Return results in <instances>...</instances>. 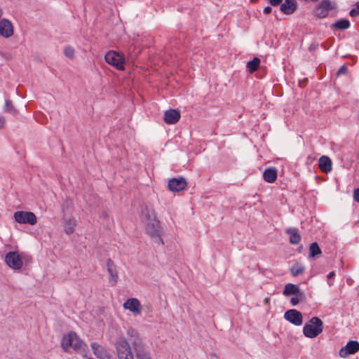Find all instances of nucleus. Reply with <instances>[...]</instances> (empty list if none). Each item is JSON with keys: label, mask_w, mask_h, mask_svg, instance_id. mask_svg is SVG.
Instances as JSON below:
<instances>
[{"label": "nucleus", "mask_w": 359, "mask_h": 359, "mask_svg": "<svg viewBox=\"0 0 359 359\" xmlns=\"http://www.w3.org/2000/svg\"><path fill=\"white\" fill-rule=\"evenodd\" d=\"M145 220V231L149 237L158 245H164L163 238V229L161 225V222L157 219L156 213L154 210H147L144 215Z\"/></svg>", "instance_id": "1"}, {"label": "nucleus", "mask_w": 359, "mask_h": 359, "mask_svg": "<svg viewBox=\"0 0 359 359\" xmlns=\"http://www.w3.org/2000/svg\"><path fill=\"white\" fill-rule=\"evenodd\" d=\"M61 347L65 352H68L72 347L76 353L83 357H86L88 353V347L74 332H70L64 335L61 341Z\"/></svg>", "instance_id": "2"}, {"label": "nucleus", "mask_w": 359, "mask_h": 359, "mask_svg": "<svg viewBox=\"0 0 359 359\" xmlns=\"http://www.w3.org/2000/svg\"><path fill=\"white\" fill-rule=\"evenodd\" d=\"M127 333L129 341L132 344L136 359H152L150 352L147 350L138 333L133 329H129Z\"/></svg>", "instance_id": "3"}, {"label": "nucleus", "mask_w": 359, "mask_h": 359, "mask_svg": "<svg viewBox=\"0 0 359 359\" xmlns=\"http://www.w3.org/2000/svg\"><path fill=\"white\" fill-rule=\"evenodd\" d=\"M323 321L318 317H313L304 325L303 334L308 338H315L323 332Z\"/></svg>", "instance_id": "4"}, {"label": "nucleus", "mask_w": 359, "mask_h": 359, "mask_svg": "<svg viewBox=\"0 0 359 359\" xmlns=\"http://www.w3.org/2000/svg\"><path fill=\"white\" fill-rule=\"evenodd\" d=\"M118 359H134L131 347L125 337H119L115 342Z\"/></svg>", "instance_id": "5"}, {"label": "nucleus", "mask_w": 359, "mask_h": 359, "mask_svg": "<svg viewBox=\"0 0 359 359\" xmlns=\"http://www.w3.org/2000/svg\"><path fill=\"white\" fill-rule=\"evenodd\" d=\"M104 59L107 63L116 67L117 69H125V57L123 54L115 50H110L106 53Z\"/></svg>", "instance_id": "6"}, {"label": "nucleus", "mask_w": 359, "mask_h": 359, "mask_svg": "<svg viewBox=\"0 0 359 359\" xmlns=\"http://www.w3.org/2000/svg\"><path fill=\"white\" fill-rule=\"evenodd\" d=\"M4 261L6 265L13 270H20L23 266L22 254L18 251L6 253Z\"/></svg>", "instance_id": "7"}, {"label": "nucleus", "mask_w": 359, "mask_h": 359, "mask_svg": "<svg viewBox=\"0 0 359 359\" xmlns=\"http://www.w3.org/2000/svg\"><path fill=\"white\" fill-rule=\"evenodd\" d=\"M13 217L15 222L19 224L34 225L37 222V218L32 212L17 211L14 213Z\"/></svg>", "instance_id": "8"}, {"label": "nucleus", "mask_w": 359, "mask_h": 359, "mask_svg": "<svg viewBox=\"0 0 359 359\" xmlns=\"http://www.w3.org/2000/svg\"><path fill=\"white\" fill-rule=\"evenodd\" d=\"M284 318L286 320L296 326H299L303 323V318L301 312L296 309L287 311L284 314Z\"/></svg>", "instance_id": "9"}, {"label": "nucleus", "mask_w": 359, "mask_h": 359, "mask_svg": "<svg viewBox=\"0 0 359 359\" xmlns=\"http://www.w3.org/2000/svg\"><path fill=\"white\" fill-rule=\"evenodd\" d=\"M123 308L129 310L135 316L140 315L142 313V305L136 298H129L123 303Z\"/></svg>", "instance_id": "10"}, {"label": "nucleus", "mask_w": 359, "mask_h": 359, "mask_svg": "<svg viewBox=\"0 0 359 359\" xmlns=\"http://www.w3.org/2000/svg\"><path fill=\"white\" fill-rule=\"evenodd\" d=\"M359 351V342L357 341H350L346 345L342 347L339 352V356L346 358L349 355L354 354Z\"/></svg>", "instance_id": "11"}, {"label": "nucleus", "mask_w": 359, "mask_h": 359, "mask_svg": "<svg viewBox=\"0 0 359 359\" xmlns=\"http://www.w3.org/2000/svg\"><path fill=\"white\" fill-rule=\"evenodd\" d=\"M107 271L109 274V283L111 286H115L118 280L116 266L111 259L107 260Z\"/></svg>", "instance_id": "12"}, {"label": "nucleus", "mask_w": 359, "mask_h": 359, "mask_svg": "<svg viewBox=\"0 0 359 359\" xmlns=\"http://www.w3.org/2000/svg\"><path fill=\"white\" fill-rule=\"evenodd\" d=\"M14 32L13 26L11 22L7 19L0 20V36L4 38H9Z\"/></svg>", "instance_id": "13"}, {"label": "nucleus", "mask_w": 359, "mask_h": 359, "mask_svg": "<svg viewBox=\"0 0 359 359\" xmlns=\"http://www.w3.org/2000/svg\"><path fill=\"white\" fill-rule=\"evenodd\" d=\"M187 183L184 178H172L168 182V188L171 191L177 192L184 190Z\"/></svg>", "instance_id": "14"}, {"label": "nucleus", "mask_w": 359, "mask_h": 359, "mask_svg": "<svg viewBox=\"0 0 359 359\" xmlns=\"http://www.w3.org/2000/svg\"><path fill=\"white\" fill-rule=\"evenodd\" d=\"M332 8L333 6L331 2L329 0H324L316 8L315 14L318 18H325Z\"/></svg>", "instance_id": "15"}, {"label": "nucleus", "mask_w": 359, "mask_h": 359, "mask_svg": "<svg viewBox=\"0 0 359 359\" xmlns=\"http://www.w3.org/2000/svg\"><path fill=\"white\" fill-rule=\"evenodd\" d=\"M91 348L94 355L100 359H111V354L108 350L103 346L93 342L91 344Z\"/></svg>", "instance_id": "16"}, {"label": "nucleus", "mask_w": 359, "mask_h": 359, "mask_svg": "<svg viewBox=\"0 0 359 359\" xmlns=\"http://www.w3.org/2000/svg\"><path fill=\"white\" fill-rule=\"evenodd\" d=\"M180 118V113L175 109H169L164 113V121L168 124H175Z\"/></svg>", "instance_id": "17"}, {"label": "nucleus", "mask_w": 359, "mask_h": 359, "mask_svg": "<svg viewBox=\"0 0 359 359\" xmlns=\"http://www.w3.org/2000/svg\"><path fill=\"white\" fill-rule=\"evenodd\" d=\"M296 9L297 3L295 0H285L280 6V11L286 15L292 14Z\"/></svg>", "instance_id": "18"}, {"label": "nucleus", "mask_w": 359, "mask_h": 359, "mask_svg": "<svg viewBox=\"0 0 359 359\" xmlns=\"http://www.w3.org/2000/svg\"><path fill=\"white\" fill-rule=\"evenodd\" d=\"M319 168L324 172H330L332 170V161L327 156H322L318 161Z\"/></svg>", "instance_id": "19"}, {"label": "nucleus", "mask_w": 359, "mask_h": 359, "mask_svg": "<svg viewBox=\"0 0 359 359\" xmlns=\"http://www.w3.org/2000/svg\"><path fill=\"white\" fill-rule=\"evenodd\" d=\"M277 169L274 167L266 168L263 173L264 180L268 183H273L277 179Z\"/></svg>", "instance_id": "20"}, {"label": "nucleus", "mask_w": 359, "mask_h": 359, "mask_svg": "<svg viewBox=\"0 0 359 359\" xmlns=\"http://www.w3.org/2000/svg\"><path fill=\"white\" fill-rule=\"evenodd\" d=\"M283 294L285 296H288L290 294H301L300 289L295 285L292 283H287L285 285Z\"/></svg>", "instance_id": "21"}, {"label": "nucleus", "mask_w": 359, "mask_h": 359, "mask_svg": "<svg viewBox=\"0 0 359 359\" xmlns=\"http://www.w3.org/2000/svg\"><path fill=\"white\" fill-rule=\"evenodd\" d=\"M286 233L290 235V242L292 244H297L301 241V236L296 229H287Z\"/></svg>", "instance_id": "22"}, {"label": "nucleus", "mask_w": 359, "mask_h": 359, "mask_svg": "<svg viewBox=\"0 0 359 359\" xmlns=\"http://www.w3.org/2000/svg\"><path fill=\"white\" fill-rule=\"evenodd\" d=\"M305 271L304 266L299 262L295 263L290 268V273L293 276H297L299 275L303 274Z\"/></svg>", "instance_id": "23"}, {"label": "nucleus", "mask_w": 359, "mask_h": 359, "mask_svg": "<svg viewBox=\"0 0 359 359\" xmlns=\"http://www.w3.org/2000/svg\"><path fill=\"white\" fill-rule=\"evenodd\" d=\"M260 62L261 60L259 58L254 57L252 60H250L247 62L246 67L248 69L249 72L250 73H252L258 69Z\"/></svg>", "instance_id": "24"}, {"label": "nucleus", "mask_w": 359, "mask_h": 359, "mask_svg": "<svg viewBox=\"0 0 359 359\" xmlns=\"http://www.w3.org/2000/svg\"><path fill=\"white\" fill-rule=\"evenodd\" d=\"M322 253L320 248L318 246V244L316 242H313L309 246V257H314L316 255H320Z\"/></svg>", "instance_id": "25"}, {"label": "nucleus", "mask_w": 359, "mask_h": 359, "mask_svg": "<svg viewBox=\"0 0 359 359\" xmlns=\"http://www.w3.org/2000/svg\"><path fill=\"white\" fill-rule=\"evenodd\" d=\"M333 27L339 29H346L350 27V22L346 19H341L332 25Z\"/></svg>", "instance_id": "26"}, {"label": "nucleus", "mask_w": 359, "mask_h": 359, "mask_svg": "<svg viewBox=\"0 0 359 359\" xmlns=\"http://www.w3.org/2000/svg\"><path fill=\"white\" fill-rule=\"evenodd\" d=\"M76 226V222L74 220H67L65 222L64 228L65 231L67 234H71L74 231V227Z\"/></svg>", "instance_id": "27"}, {"label": "nucleus", "mask_w": 359, "mask_h": 359, "mask_svg": "<svg viewBox=\"0 0 359 359\" xmlns=\"http://www.w3.org/2000/svg\"><path fill=\"white\" fill-rule=\"evenodd\" d=\"M75 50L72 46H66L64 48V54L65 56L69 59H73L74 57Z\"/></svg>", "instance_id": "28"}, {"label": "nucleus", "mask_w": 359, "mask_h": 359, "mask_svg": "<svg viewBox=\"0 0 359 359\" xmlns=\"http://www.w3.org/2000/svg\"><path fill=\"white\" fill-rule=\"evenodd\" d=\"M294 296L291 297L290 302L292 306L297 305L299 302H301L303 299L304 294L301 292V294H293Z\"/></svg>", "instance_id": "29"}, {"label": "nucleus", "mask_w": 359, "mask_h": 359, "mask_svg": "<svg viewBox=\"0 0 359 359\" xmlns=\"http://www.w3.org/2000/svg\"><path fill=\"white\" fill-rule=\"evenodd\" d=\"M349 15L351 16V17H356L359 15V2H358L356 4H355V7L352 8L350 12H349Z\"/></svg>", "instance_id": "30"}, {"label": "nucleus", "mask_w": 359, "mask_h": 359, "mask_svg": "<svg viewBox=\"0 0 359 359\" xmlns=\"http://www.w3.org/2000/svg\"><path fill=\"white\" fill-rule=\"evenodd\" d=\"M6 110L10 113L15 112V109H14L11 100H6Z\"/></svg>", "instance_id": "31"}, {"label": "nucleus", "mask_w": 359, "mask_h": 359, "mask_svg": "<svg viewBox=\"0 0 359 359\" xmlns=\"http://www.w3.org/2000/svg\"><path fill=\"white\" fill-rule=\"evenodd\" d=\"M348 72V68L346 65H342L337 71V74L339 76L341 74H346Z\"/></svg>", "instance_id": "32"}, {"label": "nucleus", "mask_w": 359, "mask_h": 359, "mask_svg": "<svg viewBox=\"0 0 359 359\" xmlns=\"http://www.w3.org/2000/svg\"><path fill=\"white\" fill-rule=\"evenodd\" d=\"M269 4L273 6H277L283 3V0H268Z\"/></svg>", "instance_id": "33"}, {"label": "nucleus", "mask_w": 359, "mask_h": 359, "mask_svg": "<svg viewBox=\"0 0 359 359\" xmlns=\"http://www.w3.org/2000/svg\"><path fill=\"white\" fill-rule=\"evenodd\" d=\"M353 198L357 202H359V188L356 189L353 191Z\"/></svg>", "instance_id": "34"}, {"label": "nucleus", "mask_w": 359, "mask_h": 359, "mask_svg": "<svg viewBox=\"0 0 359 359\" xmlns=\"http://www.w3.org/2000/svg\"><path fill=\"white\" fill-rule=\"evenodd\" d=\"M334 276V271L330 272L327 275V279H328L327 283H328V285L330 286H332L333 285V283L332 281H330V279L332 278Z\"/></svg>", "instance_id": "35"}, {"label": "nucleus", "mask_w": 359, "mask_h": 359, "mask_svg": "<svg viewBox=\"0 0 359 359\" xmlns=\"http://www.w3.org/2000/svg\"><path fill=\"white\" fill-rule=\"evenodd\" d=\"M271 11H272V8L270 6H266L264 9V13H265V14H269L271 13Z\"/></svg>", "instance_id": "36"}, {"label": "nucleus", "mask_w": 359, "mask_h": 359, "mask_svg": "<svg viewBox=\"0 0 359 359\" xmlns=\"http://www.w3.org/2000/svg\"><path fill=\"white\" fill-rule=\"evenodd\" d=\"M5 122V118L4 117H0V129L4 126Z\"/></svg>", "instance_id": "37"}, {"label": "nucleus", "mask_w": 359, "mask_h": 359, "mask_svg": "<svg viewBox=\"0 0 359 359\" xmlns=\"http://www.w3.org/2000/svg\"><path fill=\"white\" fill-rule=\"evenodd\" d=\"M2 13H2V11L0 9V18L1 17Z\"/></svg>", "instance_id": "38"}]
</instances>
